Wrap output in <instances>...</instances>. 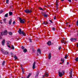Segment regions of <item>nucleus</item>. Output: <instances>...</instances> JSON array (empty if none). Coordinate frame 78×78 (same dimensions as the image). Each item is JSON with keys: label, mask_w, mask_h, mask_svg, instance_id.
I'll return each instance as SVG.
<instances>
[{"label": "nucleus", "mask_w": 78, "mask_h": 78, "mask_svg": "<svg viewBox=\"0 0 78 78\" xmlns=\"http://www.w3.org/2000/svg\"><path fill=\"white\" fill-rule=\"evenodd\" d=\"M1 34L2 36H3V35L5 36L8 34V31H7V30H5L3 32L1 33Z\"/></svg>", "instance_id": "f257e3e1"}, {"label": "nucleus", "mask_w": 78, "mask_h": 78, "mask_svg": "<svg viewBox=\"0 0 78 78\" xmlns=\"http://www.w3.org/2000/svg\"><path fill=\"white\" fill-rule=\"evenodd\" d=\"M20 23H25V19H22L21 18L19 17Z\"/></svg>", "instance_id": "f03ea898"}, {"label": "nucleus", "mask_w": 78, "mask_h": 78, "mask_svg": "<svg viewBox=\"0 0 78 78\" xmlns=\"http://www.w3.org/2000/svg\"><path fill=\"white\" fill-rule=\"evenodd\" d=\"M24 12H26V13H31L33 11L31 10H29L28 9H26L24 10Z\"/></svg>", "instance_id": "7ed1b4c3"}, {"label": "nucleus", "mask_w": 78, "mask_h": 78, "mask_svg": "<svg viewBox=\"0 0 78 78\" xmlns=\"http://www.w3.org/2000/svg\"><path fill=\"white\" fill-rule=\"evenodd\" d=\"M70 40L71 42H75V41H76L77 40L76 38L72 37L70 38Z\"/></svg>", "instance_id": "20e7f679"}, {"label": "nucleus", "mask_w": 78, "mask_h": 78, "mask_svg": "<svg viewBox=\"0 0 78 78\" xmlns=\"http://www.w3.org/2000/svg\"><path fill=\"white\" fill-rule=\"evenodd\" d=\"M58 76H60V77H62V75H63V74L60 71H58Z\"/></svg>", "instance_id": "39448f33"}, {"label": "nucleus", "mask_w": 78, "mask_h": 78, "mask_svg": "<svg viewBox=\"0 0 78 78\" xmlns=\"http://www.w3.org/2000/svg\"><path fill=\"white\" fill-rule=\"evenodd\" d=\"M73 72V69H71V70L70 71V72L69 73V74H70V78H72V72Z\"/></svg>", "instance_id": "423d86ee"}, {"label": "nucleus", "mask_w": 78, "mask_h": 78, "mask_svg": "<svg viewBox=\"0 0 78 78\" xmlns=\"http://www.w3.org/2000/svg\"><path fill=\"white\" fill-rule=\"evenodd\" d=\"M35 67H36V62H34L33 63V65L32 66L33 69H35Z\"/></svg>", "instance_id": "0eeeda50"}, {"label": "nucleus", "mask_w": 78, "mask_h": 78, "mask_svg": "<svg viewBox=\"0 0 78 78\" xmlns=\"http://www.w3.org/2000/svg\"><path fill=\"white\" fill-rule=\"evenodd\" d=\"M18 32L20 34H22V30L21 28H20L19 30H18Z\"/></svg>", "instance_id": "6e6552de"}, {"label": "nucleus", "mask_w": 78, "mask_h": 78, "mask_svg": "<svg viewBox=\"0 0 78 78\" xmlns=\"http://www.w3.org/2000/svg\"><path fill=\"white\" fill-rule=\"evenodd\" d=\"M2 45L3 46L5 45V40L4 39L3 40L2 42Z\"/></svg>", "instance_id": "1a4fd4ad"}, {"label": "nucleus", "mask_w": 78, "mask_h": 78, "mask_svg": "<svg viewBox=\"0 0 78 78\" xmlns=\"http://www.w3.org/2000/svg\"><path fill=\"white\" fill-rule=\"evenodd\" d=\"M47 44H48V45H51V41H49L47 43Z\"/></svg>", "instance_id": "9d476101"}, {"label": "nucleus", "mask_w": 78, "mask_h": 78, "mask_svg": "<svg viewBox=\"0 0 78 78\" xmlns=\"http://www.w3.org/2000/svg\"><path fill=\"white\" fill-rule=\"evenodd\" d=\"M65 40H66V39H65V38H63V39H62V40H61L62 43V44H63V43H64V42Z\"/></svg>", "instance_id": "9b49d317"}, {"label": "nucleus", "mask_w": 78, "mask_h": 78, "mask_svg": "<svg viewBox=\"0 0 78 78\" xmlns=\"http://www.w3.org/2000/svg\"><path fill=\"white\" fill-rule=\"evenodd\" d=\"M39 73L37 71L36 73V74L35 76V78H37L38 77V75H39Z\"/></svg>", "instance_id": "f8f14e48"}, {"label": "nucleus", "mask_w": 78, "mask_h": 78, "mask_svg": "<svg viewBox=\"0 0 78 78\" xmlns=\"http://www.w3.org/2000/svg\"><path fill=\"white\" fill-rule=\"evenodd\" d=\"M37 52L38 53H39V54H41V51L40 49H38Z\"/></svg>", "instance_id": "ddd939ff"}, {"label": "nucleus", "mask_w": 78, "mask_h": 78, "mask_svg": "<svg viewBox=\"0 0 78 78\" xmlns=\"http://www.w3.org/2000/svg\"><path fill=\"white\" fill-rule=\"evenodd\" d=\"M22 34L24 36H26V33H25L23 31H22Z\"/></svg>", "instance_id": "4468645a"}, {"label": "nucleus", "mask_w": 78, "mask_h": 78, "mask_svg": "<svg viewBox=\"0 0 78 78\" xmlns=\"http://www.w3.org/2000/svg\"><path fill=\"white\" fill-rule=\"evenodd\" d=\"M51 58V53H50L49 54L48 59H50Z\"/></svg>", "instance_id": "2eb2a0df"}, {"label": "nucleus", "mask_w": 78, "mask_h": 78, "mask_svg": "<svg viewBox=\"0 0 78 78\" xmlns=\"http://www.w3.org/2000/svg\"><path fill=\"white\" fill-rule=\"evenodd\" d=\"M9 25H11V23H12V19H10L9 21Z\"/></svg>", "instance_id": "dca6fc26"}, {"label": "nucleus", "mask_w": 78, "mask_h": 78, "mask_svg": "<svg viewBox=\"0 0 78 78\" xmlns=\"http://www.w3.org/2000/svg\"><path fill=\"white\" fill-rule=\"evenodd\" d=\"M44 75H45V76H46V77H48V76H49L48 73H45Z\"/></svg>", "instance_id": "f3484780"}, {"label": "nucleus", "mask_w": 78, "mask_h": 78, "mask_svg": "<svg viewBox=\"0 0 78 78\" xmlns=\"http://www.w3.org/2000/svg\"><path fill=\"white\" fill-rule=\"evenodd\" d=\"M11 49H12V50H14L15 49V48H14V45H11Z\"/></svg>", "instance_id": "a211bd4d"}, {"label": "nucleus", "mask_w": 78, "mask_h": 78, "mask_svg": "<svg viewBox=\"0 0 78 78\" xmlns=\"http://www.w3.org/2000/svg\"><path fill=\"white\" fill-rule=\"evenodd\" d=\"M6 18H4L3 20V21L5 23H6Z\"/></svg>", "instance_id": "6ab92c4d"}, {"label": "nucleus", "mask_w": 78, "mask_h": 78, "mask_svg": "<svg viewBox=\"0 0 78 78\" xmlns=\"http://www.w3.org/2000/svg\"><path fill=\"white\" fill-rule=\"evenodd\" d=\"M48 22L46 21V22H45L44 21L43 22V24H44V25H47L48 24Z\"/></svg>", "instance_id": "aec40b11"}, {"label": "nucleus", "mask_w": 78, "mask_h": 78, "mask_svg": "<svg viewBox=\"0 0 78 78\" xmlns=\"http://www.w3.org/2000/svg\"><path fill=\"white\" fill-rule=\"evenodd\" d=\"M23 52L24 53H26V52H27V49L26 48H24L23 50Z\"/></svg>", "instance_id": "412c9836"}, {"label": "nucleus", "mask_w": 78, "mask_h": 78, "mask_svg": "<svg viewBox=\"0 0 78 78\" xmlns=\"http://www.w3.org/2000/svg\"><path fill=\"white\" fill-rule=\"evenodd\" d=\"M9 16H12V12H9Z\"/></svg>", "instance_id": "4be33fe9"}, {"label": "nucleus", "mask_w": 78, "mask_h": 78, "mask_svg": "<svg viewBox=\"0 0 78 78\" xmlns=\"http://www.w3.org/2000/svg\"><path fill=\"white\" fill-rule=\"evenodd\" d=\"M7 43L8 45H9V44H11V41H7Z\"/></svg>", "instance_id": "5701e85b"}, {"label": "nucleus", "mask_w": 78, "mask_h": 78, "mask_svg": "<svg viewBox=\"0 0 78 78\" xmlns=\"http://www.w3.org/2000/svg\"><path fill=\"white\" fill-rule=\"evenodd\" d=\"M8 16V13H7L5 15V17H7Z\"/></svg>", "instance_id": "b1692460"}, {"label": "nucleus", "mask_w": 78, "mask_h": 78, "mask_svg": "<svg viewBox=\"0 0 78 78\" xmlns=\"http://www.w3.org/2000/svg\"><path fill=\"white\" fill-rule=\"evenodd\" d=\"M5 61H3V62L2 63V66H4L5 65Z\"/></svg>", "instance_id": "393cba45"}, {"label": "nucleus", "mask_w": 78, "mask_h": 78, "mask_svg": "<svg viewBox=\"0 0 78 78\" xmlns=\"http://www.w3.org/2000/svg\"><path fill=\"white\" fill-rule=\"evenodd\" d=\"M75 60L76 62H78V57L76 58Z\"/></svg>", "instance_id": "a878e982"}, {"label": "nucleus", "mask_w": 78, "mask_h": 78, "mask_svg": "<svg viewBox=\"0 0 78 78\" xmlns=\"http://www.w3.org/2000/svg\"><path fill=\"white\" fill-rule=\"evenodd\" d=\"M9 35H10V36H12V33L11 32H9Z\"/></svg>", "instance_id": "bb28decb"}, {"label": "nucleus", "mask_w": 78, "mask_h": 78, "mask_svg": "<svg viewBox=\"0 0 78 78\" xmlns=\"http://www.w3.org/2000/svg\"><path fill=\"white\" fill-rule=\"evenodd\" d=\"M44 17H48V15L47 14H44Z\"/></svg>", "instance_id": "cd10ccee"}, {"label": "nucleus", "mask_w": 78, "mask_h": 78, "mask_svg": "<svg viewBox=\"0 0 78 78\" xmlns=\"http://www.w3.org/2000/svg\"><path fill=\"white\" fill-rule=\"evenodd\" d=\"M58 2L57 1H56V6H58Z\"/></svg>", "instance_id": "c85d7f7f"}, {"label": "nucleus", "mask_w": 78, "mask_h": 78, "mask_svg": "<svg viewBox=\"0 0 78 78\" xmlns=\"http://www.w3.org/2000/svg\"><path fill=\"white\" fill-rule=\"evenodd\" d=\"M29 40L30 41V42H32V41H31V39L30 38H29Z\"/></svg>", "instance_id": "c756f323"}, {"label": "nucleus", "mask_w": 78, "mask_h": 78, "mask_svg": "<svg viewBox=\"0 0 78 78\" xmlns=\"http://www.w3.org/2000/svg\"><path fill=\"white\" fill-rule=\"evenodd\" d=\"M14 58L15 59H17V56L16 55H14Z\"/></svg>", "instance_id": "7c9ffc66"}, {"label": "nucleus", "mask_w": 78, "mask_h": 78, "mask_svg": "<svg viewBox=\"0 0 78 78\" xmlns=\"http://www.w3.org/2000/svg\"><path fill=\"white\" fill-rule=\"evenodd\" d=\"M1 51H2V53H4V49H3V48H1Z\"/></svg>", "instance_id": "2f4dec72"}, {"label": "nucleus", "mask_w": 78, "mask_h": 78, "mask_svg": "<svg viewBox=\"0 0 78 78\" xmlns=\"http://www.w3.org/2000/svg\"><path fill=\"white\" fill-rule=\"evenodd\" d=\"M68 56L67 55H66L65 56V59H67V57Z\"/></svg>", "instance_id": "473e14b6"}, {"label": "nucleus", "mask_w": 78, "mask_h": 78, "mask_svg": "<svg viewBox=\"0 0 78 78\" xmlns=\"http://www.w3.org/2000/svg\"><path fill=\"white\" fill-rule=\"evenodd\" d=\"M6 3L7 4L9 3V0H6Z\"/></svg>", "instance_id": "72a5a7b5"}, {"label": "nucleus", "mask_w": 78, "mask_h": 78, "mask_svg": "<svg viewBox=\"0 0 78 78\" xmlns=\"http://www.w3.org/2000/svg\"><path fill=\"white\" fill-rule=\"evenodd\" d=\"M39 9H40V10H44V9H43L42 8L40 7L39 8Z\"/></svg>", "instance_id": "f704fd0d"}, {"label": "nucleus", "mask_w": 78, "mask_h": 78, "mask_svg": "<svg viewBox=\"0 0 78 78\" xmlns=\"http://www.w3.org/2000/svg\"><path fill=\"white\" fill-rule=\"evenodd\" d=\"M3 12V10H0V14H2V12Z\"/></svg>", "instance_id": "c9c22d12"}, {"label": "nucleus", "mask_w": 78, "mask_h": 78, "mask_svg": "<svg viewBox=\"0 0 78 78\" xmlns=\"http://www.w3.org/2000/svg\"><path fill=\"white\" fill-rule=\"evenodd\" d=\"M21 68L22 70V71H24V69H23V67H21Z\"/></svg>", "instance_id": "e433bc0d"}, {"label": "nucleus", "mask_w": 78, "mask_h": 78, "mask_svg": "<svg viewBox=\"0 0 78 78\" xmlns=\"http://www.w3.org/2000/svg\"><path fill=\"white\" fill-rule=\"evenodd\" d=\"M21 48H22V50H23V49H24V48H25V47H24V46H22L21 47Z\"/></svg>", "instance_id": "4c0bfd02"}, {"label": "nucleus", "mask_w": 78, "mask_h": 78, "mask_svg": "<svg viewBox=\"0 0 78 78\" xmlns=\"http://www.w3.org/2000/svg\"><path fill=\"white\" fill-rule=\"evenodd\" d=\"M61 61H63V63H64V60L63 59V60H62V58H61Z\"/></svg>", "instance_id": "58836bf2"}, {"label": "nucleus", "mask_w": 78, "mask_h": 78, "mask_svg": "<svg viewBox=\"0 0 78 78\" xmlns=\"http://www.w3.org/2000/svg\"><path fill=\"white\" fill-rule=\"evenodd\" d=\"M7 46L8 47H9V48H11V46H10L9 44H8Z\"/></svg>", "instance_id": "ea45409f"}, {"label": "nucleus", "mask_w": 78, "mask_h": 78, "mask_svg": "<svg viewBox=\"0 0 78 78\" xmlns=\"http://www.w3.org/2000/svg\"><path fill=\"white\" fill-rule=\"evenodd\" d=\"M8 53H9L7 51L5 52V54H6V55H8Z\"/></svg>", "instance_id": "a19ab883"}, {"label": "nucleus", "mask_w": 78, "mask_h": 78, "mask_svg": "<svg viewBox=\"0 0 78 78\" xmlns=\"http://www.w3.org/2000/svg\"><path fill=\"white\" fill-rule=\"evenodd\" d=\"M52 30H53V31H55V28L53 27L52 28Z\"/></svg>", "instance_id": "79ce46f5"}, {"label": "nucleus", "mask_w": 78, "mask_h": 78, "mask_svg": "<svg viewBox=\"0 0 78 78\" xmlns=\"http://www.w3.org/2000/svg\"><path fill=\"white\" fill-rule=\"evenodd\" d=\"M49 21L51 22V23H53V22H52V21L51 20H49Z\"/></svg>", "instance_id": "37998d69"}, {"label": "nucleus", "mask_w": 78, "mask_h": 78, "mask_svg": "<svg viewBox=\"0 0 78 78\" xmlns=\"http://www.w3.org/2000/svg\"><path fill=\"white\" fill-rule=\"evenodd\" d=\"M76 25L77 26H78V19L77 20V21Z\"/></svg>", "instance_id": "c03bdc74"}, {"label": "nucleus", "mask_w": 78, "mask_h": 78, "mask_svg": "<svg viewBox=\"0 0 78 78\" xmlns=\"http://www.w3.org/2000/svg\"><path fill=\"white\" fill-rule=\"evenodd\" d=\"M45 75H43V76L42 77V78H45Z\"/></svg>", "instance_id": "a18cd8bd"}, {"label": "nucleus", "mask_w": 78, "mask_h": 78, "mask_svg": "<svg viewBox=\"0 0 78 78\" xmlns=\"http://www.w3.org/2000/svg\"><path fill=\"white\" fill-rule=\"evenodd\" d=\"M56 9L57 11L58 10V6H56Z\"/></svg>", "instance_id": "49530a36"}, {"label": "nucleus", "mask_w": 78, "mask_h": 78, "mask_svg": "<svg viewBox=\"0 0 78 78\" xmlns=\"http://www.w3.org/2000/svg\"><path fill=\"white\" fill-rule=\"evenodd\" d=\"M54 20H56V16H55L54 17Z\"/></svg>", "instance_id": "de8ad7c7"}, {"label": "nucleus", "mask_w": 78, "mask_h": 78, "mask_svg": "<svg viewBox=\"0 0 78 78\" xmlns=\"http://www.w3.org/2000/svg\"><path fill=\"white\" fill-rule=\"evenodd\" d=\"M31 75V73H30V74H29V75H28V76H28V77H29L30 76V75Z\"/></svg>", "instance_id": "09e8293b"}, {"label": "nucleus", "mask_w": 78, "mask_h": 78, "mask_svg": "<svg viewBox=\"0 0 78 78\" xmlns=\"http://www.w3.org/2000/svg\"><path fill=\"white\" fill-rule=\"evenodd\" d=\"M61 46H60L58 48V50H60L61 49Z\"/></svg>", "instance_id": "8fccbe9b"}, {"label": "nucleus", "mask_w": 78, "mask_h": 78, "mask_svg": "<svg viewBox=\"0 0 78 78\" xmlns=\"http://www.w3.org/2000/svg\"><path fill=\"white\" fill-rule=\"evenodd\" d=\"M41 14H42V16H44V13H43V12H41Z\"/></svg>", "instance_id": "3c124183"}, {"label": "nucleus", "mask_w": 78, "mask_h": 78, "mask_svg": "<svg viewBox=\"0 0 78 78\" xmlns=\"http://www.w3.org/2000/svg\"><path fill=\"white\" fill-rule=\"evenodd\" d=\"M16 23V21H14L13 22V24H14Z\"/></svg>", "instance_id": "603ef678"}, {"label": "nucleus", "mask_w": 78, "mask_h": 78, "mask_svg": "<svg viewBox=\"0 0 78 78\" xmlns=\"http://www.w3.org/2000/svg\"><path fill=\"white\" fill-rule=\"evenodd\" d=\"M32 51H33L34 52H35V50H34V49H33L32 50Z\"/></svg>", "instance_id": "864d4df0"}, {"label": "nucleus", "mask_w": 78, "mask_h": 78, "mask_svg": "<svg viewBox=\"0 0 78 78\" xmlns=\"http://www.w3.org/2000/svg\"><path fill=\"white\" fill-rule=\"evenodd\" d=\"M68 1H69V2L70 3V2H72L71 0H68Z\"/></svg>", "instance_id": "5fc2aeb1"}, {"label": "nucleus", "mask_w": 78, "mask_h": 78, "mask_svg": "<svg viewBox=\"0 0 78 78\" xmlns=\"http://www.w3.org/2000/svg\"><path fill=\"white\" fill-rule=\"evenodd\" d=\"M22 72H23V74L25 72V71H22Z\"/></svg>", "instance_id": "6e6d98bb"}, {"label": "nucleus", "mask_w": 78, "mask_h": 78, "mask_svg": "<svg viewBox=\"0 0 78 78\" xmlns=\"http://www.w3.org/2000/svg\"><path fill=\"white\" fill-rule=\"evenodd\" d=\"M63 75H64V73H65V72L64 71H63Z\"/></svg>", "instance_id": "4d7b16f0"}, {"label": "nucleus", "mask_w": 78, "mask_h": 78, "mask_svg": "<svg viewBox=\"0 0 78 78\" xmlns=\"http://www.w3.org/2000/svg\"><path fill=\"white\" fill-rule=\"evenodd\" d=\"M0 39H2V37H1V35H0Z\"/></svg>", "instance_id": "13d9d810"}, {"label": "nucleus", "mask_w": 78, "mask_h": 78, "mask_svg": "<svg viewBox=\"0 0 78 78\" xmlns=\"http://www.w3.org/2000/svg\"><path fill=\"white\" fill-rule=\"evenodd\" d=\"M11 55H13V53L12 52H11Z\"/></svg>", "instance_id": "bf43d9fd"}, {"label": "nucleus", "mask_w": 78, "mask_h": 78, "mask_svg": "<svg viewBox=\"0 0 78 78\" xmlns=\"http://www.w3.org/2000/svg\"><path fill=\"white\" fill-rule=\"evenodd\" d=\"M12 5L11 6H10V8H12Z\"/></svg>", "instance_id": "052dcab7"}, {"label": "nucleus", "mask_w": 78, "mask_h": 78, "mask_svg": "<svg viewBox=\"0 0 78 78\" xmlns=\"http://www.w3.org/2000/svg\"><path fill=\"white\" fill-rule=\"evenodd\" d=\"M68 64H69V63L67 62V65H68Z\"/></svg>", "instance_id": "680f3d73"}, {"label": "nucleus", "mask_w": 78, "mask_h": 78, "mask_svg": "<svg viewBox=\"0 0 78 78\" xmlns=\"http://www.w3.org/2000/svg\"><path fill=\"white\" fill-rule=\"evenodd\" d=\"M69 23H66V26H67V24H68Z\"/></svg>", "instance_id": "e2e57ef3"}, {"label": "nucleus", "mask_w": 78, "mask_h": 78, "mask_svg": "<svg viewBox=\"0 0 78 78\" xmlns=\"http://www.w3.org/2000/svg\"><path fill=\"white\" fill-rule=\"evenodd\" d=\"M20 66H21V67H22L23 65H20Z\"/></svg>", "instance_id": "0e129e2a"}, {"label": "nucleus", "mask_w": 78, "mask_h": 78, "mask_svg": "<svg viewBox=\"0 0 78 78\" xmlns=\"http://www.w3.org/2000/svg\"><path fill=\"white\" fill-rule=\"evenodd\" d=\"M44 14H46V12H44Z\"/></svg>", "instance_id": "69168bd1"}, {"label": "nucleus", "mask_w": 78, "mask_h": 78, "mask_svg": "<svg viewBox=\"0 0 78 78\" xmlns=\"http://www.w3.org/2000/svg\"><path fill=\"white\" fill-rule=\"evenodd\" d=\"M77 47H78V43H77Z\"/></svg>", "instance_id": "338daca9"}, {"label": "nucleus", "mask_w": 78, "mask_h": 78, "mask_svg": "<svg viewBox=\"0 0 78 78\" xmlns=\"http://www.w3.org/2000/svg\"><path fill=\"white\" fill-rule=\"evenodd\" d=\"M21 78H25V77H22Z\"/></svg>", "instance_id": "774afa93"}]
</instances>
